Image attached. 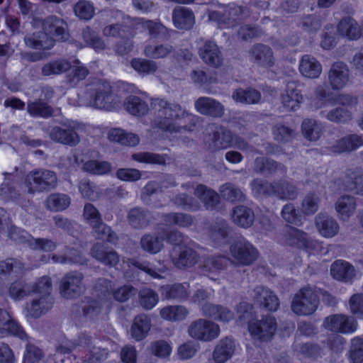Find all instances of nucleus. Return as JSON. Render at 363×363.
Segmentation results:
<instances>
[{
  "instance_id": "nucleus-1",
  "label": "nucleus",
  "mask_w": 363,
  "mask_h": 363,
  "mask_svg": "<svg viewBox=\"0 0 363 363\" xmlns=\"http://www.w3.org/2000/svg\"><path fill=\"white\" fill-rule=\"evenodd\" d=\"M150 111L152 115L151 124L153 128L172 133H180L182 130L192 131L195 127L194 123L189 126L177 125V121L193 117L177 103L169 102L164 99H154L150 104Z\"/></svg>"
},
{
  "instance_id": "nucleus-2",
  "label": "nucleus",
  "mask_w": 363,
  "mask_h": 363,
  "mask_svg": "<svg viewBox=\"0 0 363 363\" xmlns=\"http://www.w3.org/2000/svg\"><path fill=\"white\" fill-rule=\"evenodd\" d=\"M84 95L79 96V105L111 111L115 107L111 84L104 79H94L86 86Z\"/></svg>"
},
{
  "instance_id": "nucleus-3",
  "label": "nucleus",
  "mask_w": 363,
  "mask_h": 363,
  "mask_svg": "<svg viewBox=\"0 0 363 363\" xmlns=\"http://www.w3.org/2000/svg\"><path fill=\"white\" fill-rule=\"evenodd\" d=\"M250 16L249 9L235 4H229L220 7L218 11H208L211 21L217 23L220 28H234Z\"/></svg>"
},
{
  "instance_id": "nucleus-4",
  "label": "nucleus",
  "mask_w": 363,
  "mask_h": 363,
  "mask_svg": "<svg viewBox=\"0 0 363 363\" xmlns=\"http://www.w3.org/2000/svg\"><path fill=\"white\" fill-rule=\"evenodd\" d=\"M24 185L30 194L48 191L57 186V177L55 172L50 169H35L26 174Z\"/></svg>"
},
{
  "instance_id": "nucleus-5",
  "label": "nucleus",
  "mask_w": 363,
  "mask_h": 363,
  "mask_svg": "<svg viewBox=\"0 0 363 363\" xmlns=\"http://www.w3.org/2000/svg\"><path fill=\"white\" fill-rule=\"evenodd\" d=\"M79 125L77 122L67 120L62 121L59 125L51 127L48 134L51 140L69 147H75L80 142L78 133Z\"/></svg>"
},
{
  "instance_id": "nucleus-6",
  "label": "nucleus",
  "mask_w": 363,
  "mask_h": 363,
  "mask_svg": "<svg viewBox=\"0 0 363 363\" xmlns=\"http://www.w3.org/2000/svg\"><path fill=\"white\" fill-rule=\"evenodd\" d=\"M318 304L317 289L306 286L294 295L291 307L292 311L298 315H309L317 310Z\"/></svg>"
},
{
  "instance_id": "nucleus-7",
  "label": "nucleus",
  "mask_w": 363,
  "mask_h": 363,
  "mask_svg": "<svg viewBox=\"0 0 363 363\" xmlns=\"http://www.w3.org/2000/svg\"><path fill=\"white\" fill-rule=\"evenodd\" d=\"M230 254L236 266H249L259 257L257 248L245 238L238 239L231 244Z\"/></svg>"
},
{
  "instance_id": "nucleus-8",
  "label": "nucleus",
  "mask_w": 363,
  "mask_h": 363,
  "mask_svg": "<svg viewBox=\"0 0 363 363\" xmlns=\"http://www.w3.org/2000/svg\"><path fill=\"white\" fill-rule=\"evenodd\" d=\"M35 26L41 24L43 33L51 39L55 40H65L68 38L67 23L61 18L56 16H50L45 19L35 18L33 19Z\"/></svg>"
},
{
  "instance_id": "nucleus-9",
  "label": "nucleus",
  "mask_w": 363,
  "mask_h": 363,
  "mask_svg": "<svg viewBox=\"0 0 363 363\" xmlns=\"http://www.w3.org/2000/svg\"><path fill=\"white\" fill-rule=\"evenodd\" d=\"M84 274L78 271L67 273L61 279L60 293L67 299H72L80 296L86 290L84 282Z\"/></svg>"
},
{
  "instance_id": "nucleus-10",
  "label": "nucleus",
  "mask_w": 363,
  "mask_h": 363,
  "mask_svg": "<svg viewBox=\"0 0 363 363\" xmlns=\"http://www.w3.org/2000/svg\"><path fill=\"white\" fill-rule=\"evenodd\" d=\"M277 328V320L271 315H263L261 319L250 321L248 324V330L252 337L262 342L271 340Z\"/></svg>"
},
{
  "instance_id": "nucleus-11",
  "label": "nucleus",
  "mask_w": 363,
  "mask_h": 363,
  "mask_svg": "<svg viewBox=\"0 0 363 363\" xmlns=\"http://www.w3.org/2000/svg\"><path fill=\"white\" fill-rule=\"evenodd\" d=\"M198 54L208 66L218 68L223 63V57L220 48L213 40L200 38L198 42Z\"/></svg>"
},
{
  "instance_id": "nucleus-12",
  "label": "nucleus",
  "mask_w": 363,
  "mask_h": 363,
  "mask_svg": "<svg viewBox=\"0 0 363 363\" xmlns=\"http://www.w3.org/2000/svg\"><path fill=\"white\" fill-rule=\"evenodd\" d=\"M219 333L218 325L203 318L191 322L188 328V334L190 337L202 341H211L216 338Z\"/></svg>"
},
{
  "instance_id": "nucleus-13",
  "label": "nucleus",
  "mask_w": 363,
  "mask_h": 363,
  "mask_svg": "<svg viewBox=\"0 0 363 363\" xmlns=\"http://www.w3.org/2000/svg\"><path fill=\"white\" fill-rule=\"evenodd\" d=\"M212 132L208 134L205 145L211 152L227 149L233 145V133L222 125H213Z\"/></svg>"
},
{
  "instance_id": "nucleus-14",
  "label": "nucleus",
  "mask_w": 363,
  "mask_h": 363,
  "mask_svg": "<svg viewBox=\"0 0 363 363\" xmlns=\"http://www.w3.org/2000/svg\"><path fill=\"white\" fill-rule=\"evenodd\" d=\"M324 327L330 331L343 334L352 333L357 328L354 318L344 314L330 315L324 320Z\"/></svg>"
},
{
  "instance_id": "nucleus-15",
  "label": "nucleus",
  "mask_w": 363,
  "mask_h": 363,
  "mask_svg": "<svg viewBox=\"0 0 363 363\" xmlns=\"http://www.w3.org/2000/svg\"><path fill=\"white\" fill-rule=\"evenodd\" d=\"M255 303L269 311H276L280 303L277 296L264 286H257L250 294Z\"/></svg>"
},
{
  "instance_id": "nucleus-16",
  "label": "nucleus",
  "mask_w": 363,
  "mask_h": 363,
  "mask_svg": "<svg viewBox=\"0 0 363 363\" xmlns=\"http://www.w3.org/2000/svg\"><path fill=\"white\" fill-rule=\"evenodd\" d=\"M350 81V70L342 62H334L328 72V82L333 90L344 88Z\"/></svg>"
},
{
  "instance_id": "nucleus-17",
  "label": "nucleus",
  "mask_w": 363,
  "mask_h": 363,
  "mask_svg": "<svg viewBox=\"0 0 363 363\" xmlns=\"http://www.w3.org/2000/svg\"><path fill=\"white\" fill-rule=\"evenodd\" d=\"M250 60L258 66L271 68L274 65L275 60L272 48L266 45H254L249 51Z\"/></svg>"
},
{
  "instance_id": "nucleus-18",
  "label": "nucleus",
  "mask_w": 363,
  "mask_h": 363,
  "mask_svg": "<svg viewBox=\"0 0 363 363\" xmlns=\"http://www.w3.org/2000/svg\"><path fill=\"white\" fill-rule=\"evenodd\" d=\"M231 228L223 219H218L211 223L207 230V234L215 246H221L228 242Z\"/></svg>"
},
{
  "instance_id": "nucleus-19",
  "label": "nucleus",
  "mask_w": 363,
  "mask_h": 363,
  "mask_svg": "<svg viewBox=\"0 0 363 363\" xmlns=\"http://www.w3.org/2000/svg\"><path fill=\"white\" fill-rule=\"evenodd\" d=\"M196 110L202 115L220 118L224 114V106L219 101L210 97L201 96L194 104Z\"/></svg>"
},
{
  "instance_id": "nucleus-20",
  "label": "nucleus",
  "mask_w": 363,
  "mask_h": 363,
  "mask_svg": "<svg viewBox=\"0 0 363 363\" xmlns=\"http://www.w3.org/2000/svg\"><path fill=\"white\" fill-rule=\"evenodd\" d=\"M54 301L51 296L35 297L26 306V317L39 318L49 311L53 306Z\"/></svg>"
},
{
  "instance_id": "nucleus-21",
  "label": "nucleus",
  "mask_w": 363,
  "mask_h": 363,
  "mask_svg": "<svg viewBox=\"0 0 363 363\" xmlns=\"http://www.w3.org/2000/svg\"><path fill=\"white\" fill-rule=\"evenodd\" d=\"M0 333L2 335H13L21 340L27 339L23 328L5 310L0 308Z\"/></svg>"
},
{
  "instance_id": "nucleus-22",
  "label": "nucleus",
  "mask_w": 363,
  "mask_h": 363,
  "mask_svg": "<svg viewBox=\"0 0 363 363\" xmlns=\"http://www.w3.org/2000/svg\"><path fill=\"white\" fill-rule=\"evenodd\" d=\"M281 242L284 245L298 248H308L310 247V241L307 234L294 227H287L283 231Z\"/></svg>"
},
{
  "instance_id": "nucleus-23",
  "label": "nucleus",
  "mask_w": 363,
  "mask_h": 363,
  "mask_svg": "<svg viewBox=\"0 0 363 363\" xmlns=\"http://www.w3.org/2000/svg\"><path fill=\"white\" fill-rule=\"evenodd\" d=\"M315 224L319 233L326 238L335 237L340 230L337 220L325 213L318 214L315 219Z\"/></svg>"
},
{
  "instance_id": "nucleus-24",
  "label": "nucleus",
  "mask_w": 363,
  "mask_h": 363,
  "mask_svg": "<svg viewBox=\"0 0 363 363\" xmlns=\"http://www.w3.org/2000/svg\"><path fill=\"white\" fill-rule=\"evenodd\" d=\"M91 255L97 261L109 267H116L119 262V256L115 250L99 243L93 245Z\"/></svg>"
},
{
  "instance_id": "nucleus-25",
  "label": "nucleus",
  "mask_w": 363,
  "mask_h": 363,
  "mask_svg": "<svg viewBox=\"0 0 363 363\" xmlns=\"http://www.w3.org/2000/svg\"><path fill=\"white\" fill-rule=\"evenodd\" d=\"M229 262L230 259L225 256H211L203 259L199 267L203 274L213 279L211 275L225 269Z\"/></svg>"
},
{
  "instance_id": "nucleus-26",
  "label": "nucleus",
  "mask_w": 363,
  "mask_h": 363,
  "mask_svg": "<svg viewBox=\"0 0 363 363\" xmlns=\"http://www.w3.org/2000/svg\"><path fill=\"white\" fill-rule=\"evenodd\" d=\"M303 101V96L297 89L296 81H289L286 89L281 96V102L287 111H295Z\"/></svg>"
},
{
  "instance_id": "nucleus-27",
  "label": "nucleus",
  "mask_w": 363,
  "mask_h": 363,
  "mask_svg": "<svg viewBox=\"0 0 363 363\" xmlns=\"http://www.w3.org/2000/svg\"><path fill=\"white\" fill-rule=\"evenodd\" d=\"M199 257L196 251L184 246L179 247L178 254L172 255V261L177 268L184 269L195 265L199 260Z\"/></svg>"
},
{
  "instance_id": "nucleus-28",
  "label": "nucleus",
  "mask_w": 363,
  "mask_h": 363,
  "mask_svg": "<svg viewBox=\"0 0 363 363\" xmlns=\"http://www.w3.org/2000/svg\"><path fill=\"white\" fill-rule=\"evenodd\" d=\"M163 298L183 301L189 296V284L184 283H174L163 286L160 289Z\"/></svg>"
},
{
  "instance_id": "nucleus-29",
  "label": "nucleus",
  "mask_w": 363,
  "mask_h": 363,
  "mask_svg": "<svg viewBox=\"0 0 363 363\" xmlns=\"http://www.w3.org/2000/svg\"><path fill=\"white\" fill-rule=\"evenodd\" d=\"M255 219L254 211L246 206L239 205L233 208L232 220L238 226L242 228H250Z\"/></svg>"
},
{
  "instance_id": "nucleus-30",
  "label": "nucleus",
  "mask_w": 363,
  "mask_h": 363,
  "mask_svg": "<svg viewBox=\"0 0 363 363\" xmlns=\"http://www.w3.org/2000/svg\"><path fill=\"white\" fill-rule=\"evenodd\" d=\"M138 23L147 30L150 38L167 40L170 38V30L160 21L139 18Z\"/></svg>"
},
{
  "instance_id": "nucleus-31",
  "label": "nucleus",
  "mask_w": 363,
  "mask_h": 363,
  "mask_svg": "<svg viewBox=\"0 0 363 363\" xmlns=\"http://www.w3.org/2000/svg\"><path fill=\"white\" fill-rule=\"evenodd\" d=\"M330 274L334 279L347 282L351 281L354 277L355 269L349 262L342 259H338L331 264Z\"/></svg>"
},
{
  "instance_id": "nucleus-32",
  "label": "nucleus",
  "mask_w": 363,
  "mask_h": 363,
  "mask_svg": "<svg viewBox=\"0 0 363 363\" xmlns=\"http://www.w3.org/2000/svg\"><path fill=\"white\" fill-rule=\"evenodd\" d=\"M127 219L133 228L141 229L147 227L152 221L153 217L147 210L142 208H133L129 211Z\"/></svg>"
},
{
  "instance_id": "nucleus-33",
  "label": "nucleus",
  "mask_w": 363,
  "mask_h": 363,
  "mask_svg": "<svg viewBox=\"0 0 363 363\" xmlns=\"http://www.w3.org/2000/svg\"><path fill=\"white\" fill-rule=\"evenodd\" d=\"M24 43L27 48L33 50H49L54 45L53 41L42 31L27 33Z\"/></svg>"
},
{
  "instance_id": "nucleus-34",
  "label": "nucleus",
  "mask_w": 363,
  "mask_h": 363,
  "mask_svg": "<svg viewBox=\"0 0 363 363\" xmlns=\"http://www.w3.org/2000/svg\"><path fill=\"white\" fill-rule=\"evenodd\" d=\"M172 20L175 27L179 29H190L195 20L194 13L183 6H176L172 11Z\"/></svg>"
},
{
  "instance_id": "nucleus-35",
  "label": "nucleus",
  "mask_w": 363,
  "mask_h": 363,
  "mask_svg": "<svg viewBox=\"0 0 363 363\" xmlns=\"http://www.w3.org/2000/svg\"><path fill=\"white\" fill-rule=\"evenodd\" d=\"M201 311L204 316L216 320L228 322L233 318V313L221 305L206 303L202 306Z\"/></svg>"
},
{
  "instance_id": "nucleus-36",
  "label": "nucleus",
  "mask_w": 363,
  "mask_h": 363,
  "mask_svg": "<svg viewBox=\"0 0 363 363\" xmlns=\"http://www.w3.org/2000/svg\"><path fill=\"white\" fill-rule=\"evenodd\" d=\"M299 71L305 77L315 79L320 76L322 66L314 57L305 55L300 60Z\"/></svg>"
},
{
  "instance_id": "nucleus-37",
  "label": "nucleus",
  "mask_w": 363,
  "mask_h": 363,
  "mask_svg": "<svg viewBox=\"0 0 363 363\" xmlns=\"http://www.w3.org/2000/svg\"><path fill=\"white\" fill-rule=\"evenodd\" d=\"M362 145L363 135L351 134L338 140L335 144L333 145L332 149L335 153H342L355 150Z\"/></svg>"
},
{
  "instance_id": "nucleus-38",
  "label": "nucleus",
  "mask_w": 363,
  "mask_h": 363,
  "mask_svg": "<svg viewBox=\"0 0 363 363\" xmlns=\"http://www.w3.org/2000/svg\"><path fill=\"white\" fill-rule=\"evenodd\" d=\"M175 51V48L169 43H157L147 45L143 53L150 59L158 60L174 56Z\"/></svg>"
},
{
  "instance_id": "nucleus-39",
  "label": "nucleus",
  "mask_w": 363,
  "mask_h": 363,
  "mask_svg": "<svg viewBox=\"0 0 363 363\" xmlns=\"http://www.w3.org/2000/svg\"><path fill=\"white\" fill-rule=\"evenodd\" d=\"M298 191L296 186L290 181L274 182V196L281 200H294L297 198Z\"/></svg>"
},
{
  "instance_id": "nucleus-40",
  "label": "nucleus",
  "mask_w": 363,
  "mask_h": 363,
  "mask_svg": "<svg viewBox=\"0 0 363 363\" xmlns=\"http://www.w3.org/2000/svg\"><path fill=\"white\" fill-rule=\"evenodd\" d=\"M235 351V344L232 339L226 337L220 341L213 351V359L217 363H224L230 359Z\"/></svg>"
},
{
  "instance_id": "nucleus-41",
  "label": "nucleus",
  "mask_w": 363,
  "mask_h": 363,
  "mask_svg": "<svg viewBox=\"0 0 363 363\" xmlns=\"http://www.w3.org/2000/svg\"><path fill=\"white\" fill-rule=\"evenodd\" d=\"M337 30L340 35L350 40H357L360 38L362 30L357 21L351 17L343 18L337 26Z\"/></svg>"
},
{
  "instance_id": "nucleus-42",
  "label": "nucleus",
  "mask_w": 363,
  "mask_h": 363,
  "mask_svg": "<svg viewBox=\"0 0 363 363\" xmlns=\"http://www.w3.org/2000/svg\"><path fill=\"white\" fill-rule=\"evenodd\" d=\"M194 194L203 203L207 209L213 210L220 201L219 194L203 184L196 186Z\"/></svg>"
},
{
  "instance_id": "nucleus-43",
  "label": "nucleus",
  "mask_w": 363,
  "mask_h": 363,
  "mask_svg": "<svg viewBox=\"0 0 363 363\" xmlns=\"http://www.w3.org/2000/svg\"><path fill=\"white\" fill-rule=\"evenodd\" d=\"M150 320L145 314L137 315L133 320L130 328L133 338L140 341L144 339L150 329Z\"/></svg>"
},
{
  "instance_id": "nucleus-44",
  "label": "nucleus",
  "mask_w": 363,
  "mask_h": 363,
  "mask_svg": "<svg viewBox=\"0 0 363 363\" xmlns=\"http://www.w3.org/2000/svg\"><path fill=\"white\" fill-rule=\"evenodd\" d=\"M356 200L351 196H342L335 203V210L342 220H347L355 211Z\"/></svg>"
},
{
  "instance_id": "nucleus-45",
  "label": "nucleus",
  "mask_w": 363,
  "mask_h": 363,
  "mask_svg": "<svg viewBox=\"0 0 363 363\" xmlns=\"http://www.w3.org/2000/svg\"><path fill=\"white\" fill-rule=\"evenodd\" d=\"M232 98L238 103L245 104H257L261 101V93L253 88L247 89H237L232 94Z\"/></svg>"
},
{
  "instance_id": "nucleus-46",
  "label": "nucleus",
  "mask_w": 363,
  "mask_h": 363,
  "mask_svg": "<svg viewBox=\"0 0 363 363\" xmlns=\"http://www.w3.org/2000/svg\"><path fill=\"white\" fill-rule=\"evenodd\" d=\"M125 109L131 115L141 116L145 115L149 111V106L146 101L140 97L130 95L124 101Z\"/></svg>"
},
{
  "instance_id": "nucleus-47",
  "label": "nucleus",
  "mask_w": 363,
  "mask_h": 363,
  "mask_svg": "<svg viewBox=\"0 0 363 363\" xmlns=\"http://www.w3.org/2000/svg\"><path fill=\"white\" fill-rule=\"evenodd\" d=\"M27 111L33 117L43 118L51 117L54 113L52 107L40 99L28 101L27 104Z\"/></svg>"
},
{
  "instance_id": "nucleus-48",
  "label": "nucleus",
  "mask_w": 363,
  "mask_h": 363,
  "mask_svg": "<svg viewBox=\"0 0 363 363\" xmlns=\"http://www.w3.org/2000/svg\"><path fill=\"white\" fill-rule=\"evenodd\" d=\"M344 184L347 191L362 195L363 171L360 169L350 171L346 176Z\"/></svg>"
},
{
  "instance_id": "nucleus-49",
  "label": "nucleus",
  "mask_w": 363,
  "mask_h": 363,
  "mask_svg": "<svg viewBox=\"0 0 363 363\" xmlns=\"http://www.w3.org/2000/svg\"><path fill=\"white\" fill-rule=\"evenodd\" d=\"M108 138L111 141L117 142L121 145L135 146L139 143V137L131 133H126L121 128H113L108 132Z\"/></svg>"
},
{
  "instance_id": "nucleus-50",
  "label": "nucleus",
  "mask_w": 363,
  "mask_h": 363,
  "mask_svg": "<svg viewBox=\"0 0 363 363\" xmlns=\"http://www.w3.org/2000/svg\"><path fill=\"white\" fill-rule=\"evenodd\" d=\"M163 240V238L155 234L146 233L142 236L140 245L144 251L154 255L158 253L162 249Z\"/></svg>"
},
{
  "instance_id": "nucleus-51",
  "label": "nucleus",
  "mask_w": 363,
  "mask_h": 363,
  "mask_svg": "<svg viewBox=\"0 0 363 363\" xmlns=\"http://www.w3.org/2000/svg\"><path fill=\"white\" fill-rule=\"evenodd\" d=\"M220 196L231 203L243 202L246 196L242 190L232 183H225L220 188Z\"/></svg>"
},
{
  "instance_id": "nucleus-52",
  "label": "nucleus",
  "mask_w": 363,
  "mask_h": 363,
  "mask_svg": "<svg viewBox=\"0 0 363 363\" xmlns=\"http://www.w3.org/2000/svg\"><path fill=\"white\" fill-rule=\"evenodd\" d=\"M320 115L333 123H347L352 118V113L347 108L337 106L329 111H321Z\"/></svg>"
},
{
  "instance_id": "nucleus-53",
  "label": "nucleus",
  "mask_w": 363,
  "mask_h": 363,
  "mask_svg": "<svg viewBox=\"0 0 363 363\" xmlns=\"http://www.w3.org/2000/svg\"><path fill=\"white\" fill-rule=\"evenodd\" d=\"M301 130L305 138L310 141L318 140L322 134V126L312 118H306L301 124Z\"/></svg>"
},
{
  "instance_id": "nucleus-54",
  "label": "nucleus",
  "mask_w": 363,
  "mask_h": 363,
  "mask_svg": "<svg viewBox=\"0 0 363 363\" xmlns=\"http://www.w3.org/2000/svg\"><path fill=\"white\" fill-rule=\"evenodd\" d=\"M163 220L167 225H174L181 228H188L194 223L191 215L184 213H169L163 214Z\"/></svg>"
},
{
  "instance_id": "nucleus-55",
  "label": "nucleus",
  "mask_w": 363,
  "mask_h": 363,
  "mask_svg": "<svg viewBox=\"0 0 363 363\" xmlns=\"http://www.w3.org/2000/svg\"><path fill=\"white\" fill-rule=\"evenodd\" d=\"M160 313L167 320L179 321L186 318L189 311L183 306H168L162 308Z\"/></svg>"
},
{
  "instance_id": "nucleus-56",
  "label": "nucleus",
  "mask_w": 363,
  "mask_h": 363,
  "mask_svg": "<svg viewBox=\"0 0 363 363\" xmlns=\"http://www.w3.org/2000/svg\"><path fill=\"white\" fill-rule=\"evenodd\" d=\"M130 65L140 75L153 74L158 69L157 63L152 59L134 58L131 60Z\"/></svg>"
},
{
  "instance_id": "nucleus-57",
  "label": "nucleus",
  "mask_w": 363,
  "mask_h": 363,
  "mask_svg": "<svg viewBox=\"0 0 363 363\" xmlns=\"http://www.w3.org/2000/svg\"><path fill=\"white\" fill-rule=\"evenodd\" d=\"M103 35L106 37L118 38H128L133 37L132 30L130 26L123 23L108 25L103 29Z\"/></svg>"
},
{
  "instance_id": "nucleus-58",
  "label": "nucleus",
  "mask_w": 363,
  "mask_h": 363,
  "mask_svg": "<svg viewBox=\"0 0 363 363\" xmlns=\"http://www.w3.org/2000/svg\"><path fill=\"white\" fill-rule=\"evenodd\" d=\"M71 68V63L65 60H57L49 62L42 67L43 76L61 74Z\"/></svg>"
},
{
  "instance_id": "nucleus-59",
  "label": "nucleus",
  "mask_w": 363,
  "mask_h": 363,
  "mask_svg": "<svg viewBox=\"0 0 363 363\" xmlns=\"http://www.w3.org/2000/svg\"><path fill=\"white\" fill-rule=\"evenodd\" d=\"M84 171L92 174L103 175L111 172L112 165L106 161L89 160L83 164Z\"/></svg>"
},
{
  "instance_id": "nucleus-60",
  "label": "nucleus",
  "mask_w": 363,
  "mask_h": 363,
  "mask_svg": "<svg viewBox=\"0 0 363 363\" xmlns=\"http://www.w3.org/2000/svg\"><path fill=\"white\" fill-rule=\"evenodd\" d=\"M70 204V198L64 194H50L46 201L47 208L52 211H60L66 209Z\"/></svg>"
},
{
  "instance_id": "nucleus-61",
  "label": "nucleus",
  "mask_w": 363,
  "mask_h": 363,
  "mask_svg": "<svg viewBox=\"0 0 363 363\" xmlns=\"http://www.w3.org/2000/svg\"><path fill=\"white\" fill-rule=\"evenodd\" d=\"M130 264L135 268L147 273L153 278L160 279L162 277L160 274L165 272L167 269L166 266L163 264H160V267L157 268L152 267H151L150 263L147 261H142L135 259H130Z\"/></svg>"
},
{
  "instance_id": "nucleus-62",
  "label": "nucleus",
  "mask_w": 363,
  "mask_h": 363,
  "mask_svg": "<svg viewBox=\"0 0 363 363\" xmlns=\"http://www.w3.org/2000/svg\"><path fill=\"white\" fill-rule=\"evenodd\" d=\"M131 158L137 162L156 164H165L167 159H169L167 155H160L153 152H140L134 153Z\"/></svg>"
},
{
  "instance_id": "nucleus-63",
  "label": "nucleus",
  "mask_w": 363,
  "mask_h": 363,
  "mask_svg": "<svg viewBox=\"0 0 363 363\" xmlns=\"http://www.w3.org/2000/svg\"><path fill=\"white\" fill-rule=\"evenodd\" d=\"M272 133L274 140L279 143L289 142L296 135V130L294 128L281 123H278L273 127Z\"/></svg>"
},
{
  "instance_id": "nucleus-64",
  "label": "nucleus",
  "mask_w": 363,
  "mask_h": 363,
  "mask_svg": "<svg viewBox=\"0 0 363 363\" xmlns=\"http://www.w3.org/2000/svg\"><path fill=\"white\" fill-rule=\"evenodd\" d=\"M251 187L253 193L257 196H274V182L256 179L251 182Z\"/></svg>"
}]
</instances>
